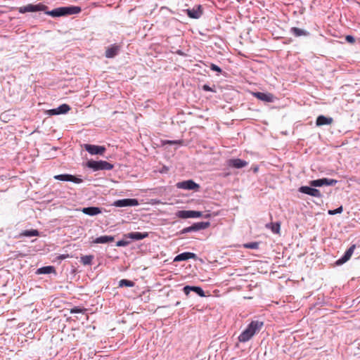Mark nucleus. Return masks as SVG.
<instances>
[{
  "label": "nucleus",
  "mask_w": 360,
  "mask_h": 360,
  "mask_svg": "<svg viewBox=\"0 0 360 360\" xmlns=\"http://www.w3.org/2000/svg\"><path fill=\"white\" fill-rule=\"evenodd\" d=\"M47 8L48 7L41 3L37 4H30L20 7L18 11L20 13L44 11L45 14L53 18L64 16L63 7H58L51 11H47Z\"/></svg>",
  "instance_id": "obj_1"
},
{
  "label": "nucleus",
  "mask_w": 360,
  "mask_h": 360,
  "mask_svg": "<svg viewBox=\"0 0 360 360\" xmlns=\"http://www.w3.org/2000/svg\"><path fill=\"white\" fill-rule=\"evenodd\" d=\"M264 326L260 321H252L247 328L239 335L238 340L240 342L245 343L249 341L256 333H259Z\"/></svg>",
  "instance_id": "obj_2"
},
{
  "label": "nucleus",
  "mask_w": 360,
  "mask_h": 360,
  "mask_svg": "<svg viewBox=\"0 0 360 360\" xmlns=\"http://www.w3.org/2000/svg\"><path fill=\"white\" fill-rule=\"evenodd\" d=\"M86 167L94 172L100 170L109 171L113 169L114 166L112 164L105 161V160H90L86 162Z\"/></svg>",
  "instance_id": "obj_3"
},
{
  "label": "nucleus",
  "mask_w": 360,
  "mask_h": 360,
  "mask_svg": "<svg viewBox=\"0 0 360 360\" xmlns=\"http://www.w3.org/2000/svg\"><path fill=\"white\" fill-rule=\"evenodd\" d=\"M338 183V181L333 179L321 178L318 179L311 180L309 182V184L313 187H321L323 186H335Z\"/></svg>",
  "instance_id": "obj_4"
},
{
  "label": "nucleus",
  "mask_w": 360,
  "mask_h": 360,
  "mask_svg": "<svg viewBox=\"0 0 360 360\" xmlns=\"http://www.w3.org/2000/svg\"><path fill=\"white\" fill-rule=\"evenodd\" d=\"M317 187H313L309 186H302L298 189V191L301 193L307 194L312 197L321 198L323 197L321 191L316 188Z\"/></svg>",
  "instance_id": "obj_5"
},
{
  "label": "nucleus",
  "mask_w": 360,
  "mask_h": 360,
  "mask_svg": "<svg viewBox=\"0 0 360 360\" xmlns=\"http://www.w3.org/2000/svg\"><path fill=\"white\" fill-rule=\"evenodd\" d=\"M176 186L177 188L187 191L198 190L200 188L199 184L191 179L178 182Z\"/></svg>",
  "instance_id": "obj_6"
},
{
  "label": "nucleus",
  "mask_w": 360,
  "mask_h": 360,
  "mask_svg": "<svg viewBox=\"0 0 360 360\" xmlns=\"http://www.w3.org/2000/svg\"><path fill=\"white\" fill-rule=\"evenodd\" d=\"M113 205L117 207H134L139 205V201L136 198H124L115 201Z\"/></svg>",
  "instance_id": "obj_7"
},
{
  "label": "nucleus",
  "mask_w": 360,
  "mask_h": 360,
  "mask_svg": "<svg viewBox=\"0 0 360 360\" xmlns=\"http://www.w3.org/2000/svg\"><path fill=\"white\" fill-rule=\"evenodd\" d=\"M54 179L63 181H70L75 184H81L82 179L69 174H62L54 176Z\"/></svg>",
  "instance_id": "obj_8"
},
{
  "label": "nucleus",
  "mask_w": 360,
  "mask_h": 360,
  "mask_svg": "<svg viewBox=\"0 0 360 360\" xmlns=\"http://www.w3.org/2000/svg\"><path fill=\"white\" fill-rule=\"evenodd\" d=\"M185 12L190 18L193 19L200 18L203 13L201 5H196L192 8H187L185 10Z\"/></svg>",
  "instance_id": "obj_9"
},
{
  "label": "nucleus",
  "mask_w": 360,
  "mask_h": 360,
  "mask_svg": "<svg viewBox=\"0 0 360 360\" xmlns=\"http://www.w3.org/2000/svg\"><path fill=\"white\" fill-rule=\"evenodd\" d=\"M84 148L91 155H103L106 150L105 147L103 146L84 144Z\"/></svg>",
  "instance_id": "obj_10"
},
{
  "label": "nucleus",
  "mask_w": 360,
  "mask_h": 360,
  "mask_svg": "<svg viewBox=\"0 0 360 360\" xmlns=\"http://www.w3.org/2000/svg\"><path fill=\"white\" fill-rule=\"evenodd\" d=\"M252 95L254 97L257 98V99L266 102V103H273L275 101L276 97L274 96V94L271 93H265V92H253Z\"/></svg>",
  "instance_id": "obj_11"
},
{
  "label": "nucleus",
  "mask_w": 360,
  "mask_h": 360,
  "mask_svg": "<svg viewBox=\"0 0 360 360\" xmlns=\"http://www.w3.org/2000/svg\"><path fill=\"white\" fill-rule=\"evenodd\" d=\"M356 248L355 245H351L344 253V255L335 262V264L338 266L342 265L347 262L352 257L354 249Z\"/></svg>",
  "instance_id": "obj_12"
},
{
  "label": "nucleus",
  "mask_w": 360,
  "mask_h": 360,
  "mask_svg": "<svg viewBox=\"0 0 360 360\" xmlns=\"http://www.w3.org/2000/svg\"><path fill=\"white\" fill-rule=\"evenodd\" d=\"M227 165L229 167L241 169L248 165V162L240 158H231L227 160Z\"/></svg>",
  "instance_id": "obj_13"
},
{
  "label": "nucleus",
  "mask_w": 360,
  "mask_h": 360,
  "mask_svg": "<svg viewBox=\"0 0 360 360\" xmlns=\"http://www.w3.org/2000/svg\"><path fill=\"white\" fill-rule=\"evenodd\" d=\"M191 291L195 292L201 297L205 296L204 290L200 286L186 285L183 288V292L186 295H188Z\"/></svg>",
  "instance_id": "obj_14"
},
{
  "label": "nucleus",
  "mask_w": 360,
  "mask_h": 360,
  "mask_svg": "<svg viewBox=\"0 0 360 360\" xmlns=\"http://www.w3.org/2000/svg\"><path fill=\"white\" fill-rule=\"evenodd\" d=\"M70 110V107L68 104H62L58 108H53L49 110L50 115H58L67 113Z\"/></svg>",
  "instance_id": "obj_15"
},
{
  "label": "nucleus",
  "mask_w": 360,
  "mask_h": 360,
  "mask_svg": "<svg viewBox=\"0 0 360 360\" xmlns=\"http://www.w3.org/2000/svg\"><path fill=\"white\" fill-rule=\"evenodd\" d=\"M196 257H197V255L193 252H184L177 255L174 257V262L186 261L190 259H195Z\"/></svg>",
  "instance_id": "obj_16"
},
{
  "label": "nucleus",
  "mask_w": 360,
  "mask_h": 360,
  "mask_svg": "<svg viewBox=\"0 0 360 360\" xmlns=\"http://www.w3.org/2000/svg\"><path fill=\"white\" fill-rule=\"evenodd\" d=\"M148 236V232H130L124 235L127 238H130L134 240H140Z\"/></svg>",
  "instance_id": "obj_17"
},
{
  "label": "nucleus",
  "mask_w": 360,
  "mask_h": 360,
  "mask_svg": "<svg viewBox=\"0 0 360 360\" xmlns=\"http://www.w3.org/2000/svg\"><path fill=\"white\" fill-rule=\"evenodd\" d=\"M119 51H120L119 46H117L116 44L111 45L105 51V56L108 58H112L118 54Z\"/></svg>",
  "instance_id": "obj_18"
},
{
  "label": "nucleus",
  "mask_w": 360,
  "mask_h": 360,
  "mask_svg": "<svg viewBox=\"0 0 360 360\" xmlns=\"http://www.w3.org/2000/svg\"><path fill=\"white\" fill-rule=\"evenodd\" d=\"M81 7L76 6H64V16L77 14L81 12Z\"/></svg>",
  "instance_id": "obj_19"
},
{
  "label": "nucleus",
  "mask_w": 360,
  "mask_h": 360,
  "mask_svg": "<svg viewBox=\"0 0 360 360\" xmlns=\"http://www.w3.org/2000/svg\"><path fill=\"white\" fill-rule=\"evenodd\" d=\"M82 211L89 216H96L101 213V209L98 207H84Z\"/></svg>",
  "instance_id": "obj_20"
},
{
  "label": "nucleus",
  "mask_w": 360,
  "mask_h": 360,
  "mask_svg": "<svg viewBox=\"0 0 360 360\" xmlns=\"http://www.w3.org/2000/svg\"><path fill=\"white\" fill-rule=\"evenodd\" d=\"M333 120L332 117H326L324 115H319L317 117L316 120V124L317 126H323L330 124L333 122Z\"/></svg>",
  "instance_id": "obj_21"
},
{
  "label": "nucleus",
  "mask_w": 360,
  "mask_h": 360,
  "mask_svg": "<svg viewBox=\"0 0 360 360\" xmlns=\"http://www.w3.org/2000/svg\"><path fill=\"white\" fill-rule=\"evenodd\" d=\"M290 33L292 34L295 37L309 35V32H307V30L296 27H291L290 30Z\"/></svg>",
  "instance_id": "obj_22"
},
{
  "label": "nucleus",
  "mask_w": 360,
  "mask_h": 360,
  "mask_svg": "<svg viewBox=\"0 0 360 360\" xmlns=\"http://www.w3.org/2000/svg\"><path fill=\"white\" fill-rule=\"evenodd\" d=\"M115 238L112 236H101L99 237L96 238L92 243H108L110 242H112L114 240Z\"/></svg>",
  "instance_id": "obj_23"
},
{
  "label": "nucleus",
  "mask_w": 360,
  "mask_h": 360,
  "mask_svg": "<svg viewBox=\"0 0 360 360\" xmlns=\"http://www.w3.org/2000/svg\"><path fill=\"white\" fill-rule=\"evenodd\" d=\"M51 273H56L55 267L53 266H42L37 270V274H49Z\"/></svg>",
  "instance_id": "obj_24"
},
{
  "label": "nucleus",
  "mask_w": 360,
  "mask_h": 360,
  "mask_svg": "<svg viewBox=\"0 0 360 360\" xmlns=\"http://www.w3.org/2000/svg\"><path fill=\"white\" fill-rule=\"evenodd\" d=\"M266 227L270 229L274 233H278L281 229L280 222L269 223L266 225Z\"/></svg>",
  "instance_id": "obj_25"
},
{
  "label": "nucleus",
  "mask_w": 360,
  "mask_h": 360,
  "mask_svg": "<svg viewBox=\"0 0 360 360\" xmlns=\"http://www.w3.org/2000/svg\"><path fill=\"white\" fill-rule=\"evenodd\" d=\"M39 235V232L37 229L25 230L21 233V236L25 237L38 236Z\"/></svg>",
  "instance_id": "obj_26"
},
{
  "label": "nucleus",
  "mask_w": 360,
  "mask_h": 360,
  "mask_svg": "<svg viewBox=\"0 0 360 360\" xmlns=\"http://www.w3.org/2000/svg\"><path fill=\"white\" fill-rule=\"evenodd\" d=\"M94 259V256L91 255H84L80 257V262L84 265H91L92 263V260Z\"/></svg>",
  "instance_id": "obj_27"
},
{
  "label": "nucleus",
  "mask_w": 360,
  "mask_h": 360,
  "mask_svg": "<svg viewBox=\"0 0 360 360\" xmlns=\"http://www.w3.org/2000/svg\"><path fill=\"white\" fill-rule=\"evenodd\" d=\"M119 287H134L135 285V283L132 281L127 280V279H122L119 281Z\"/></svg>",
  "instance_id": "obj_28"
},
{
  "label": "nucleus",
  "mask_w": 360,
  "mask_h": 360,
  "mask_svg": "<svg viewBox=\"0 0 360 360\" xmlns=\"http://www.w3.org/2000/svg\"><path fill=\"white\" fill-rule=\"evenodd\" d=\"M175 214L177 217L181 219L191 218L190 210H179Z\"/></svg>",
  "instance_id": "obj_29"
},
{
  "label": "nucleus",
  "mask_w": 360,
  "mask_h": 360,
  "mask_svg": "<svg viewBox=\"0 0 360 360\" xmlns=\"http://www.w3.org/2000/svg\"><path fill=\"white\" fill-rule=\"evenodd\" d=\"M199 231L204 230L210 226V221H199L195 223Z\"/></svg>",
  "instance_id": "obj_30"
},
{
  "label": "nucleus",
  "mask_w": 360,
  "mask_h": 360,
  "mask_svg": "<svg viewBox=\"0 0 360 360\" xmlns=\"http://www.w3.org/2000/svg\"><path fill=\"white\" fill-rule=\"evenodd\" d=\"M259 246V242H251L243 244V247L247 249L257 250Z\"/></svg>",
  "instance_id": "obj_31"
},
{
  "label": "nucleus",
  "mask_w": 360,
  "mask_h": 360,
  "mask_svg": "<svg viewBox=\"0 0 360 360\" xmlns=\"http://www.w3.org/2000/svg\"><path fill=\"white\" fill-rule=\"evenodd\" d=\"M191 232H193V227L192 225L190 226L184 228L179 232L177 233V235L181 236V235H184V234L191 233Z\"/></svg>",
  "instance_id": "obj_32"
},
{
  "label": "nucleus",
  "mask_w": 360,
  "mask_h": 360,
  "mask_svg": "<svg viewBox=\"0 0 360 360\" xmlns=\"http://www.w3.org/2000/svg\"><path fill=\"white\" fill-rule=\"evenodd\" d=\"M342 211H343L342 206H340V207H338V208H336L335 210H329L328 211V214L329 215H335V214H337L342 213Z\"/></svg>",
  "instance_id": "obj_33"
},
{
  "label": "nucleus",
  "mask_w": 360,
  "mask_h": 360,
  "mask_svg": "<svg viewBox=\"0 0 360 360\" xmlns=\"http://www.w3.org/2000/svg\"><path fill=\"white\" fill-rule=\"evenodd\" d=\"M181 140H166L163 141L164 144H169V145H181L182 143Z\"/></svg>",
  "instance_id": "obj_34"
},
{
  "label": "nucleus",
  "mask_w": 360,
  "mask_h": 360,
  "mask_svg": "<svg viewBox=\"0 0 360 360\" xmlns=\"http://www.w3.org/2000/svg\"><path fill=\"white\" fill-rule=\"evenodd\" d=\"M191 218H199L202 216V212L200 211L190 210Z\"/></svg>",
  "instance_id": "obj_35"
},
{
  "label": "nucleus",
  "mask_w": 360,
  "mask_h": 360,
  "mask_svg": "<svg viewBox=\"0 0 360 360\" xmlns=\"http://www.w3.org/2000/svg\"><path fill=\"white\" fill-rule=\"evenodd\" d=\"M84 309L83 308H81L79 307H74L73 308H72L70 309V313L71 314H79V313H83L84 311Z\"/></svg>",
  "instance_id": "obj_36"
},
{
  "label": "nucleus",
  "mask_w": 360,
  "mask_h": 360,
  "mask_svg": "<svg viewBox=\"0 0 360 360\" xmlns=\"http://www.w3.org/2000/svg\"><path fill=\"white\" fill-rule=\"evenodd\" d=\"M210 68L211 70L217 72L218 73H221V72H222L221 68L219 66H218L214 63H211Z\"/></svg>",
  "instance_id": "obj_37"
},
{
  "label": "nucleus",
  "mask_w": 360,
  "mask_h": 360,
  "mask_svg": "<svg viewBox=\"0 0 360 360\" xmlns=\"http://www.w3.org/2000/svg\"><path fill=\"white\" fill-rule=\"evenodd\" d=\"M129 244V242L125 240H118L116 243V246L117 247H125Z\"/></svg>",
  "instance_id": "obj_38"
},
{
  "label": "nucleus",
  "mask_w": 360,
  "mask_h": 360,
  "mask_svg": "<svg viewBox=\"0 0 360 360\" xmlns=\"http://www.w3.org/2000/svg\"><path fill=\"white\" fill-rule=\"evenodd\" d=\"M202 89L205 91H211V92H214L215 91L214 89L212 87L210 86L207 84H204L202 86Z\"/></svg>",
  "instance_id": "obj_39"
},
{
  "label": "nucleus",
  "mask_w": 360,
  "mask_h": 360,
  "mask_svg": "<svg viewBox=\"0 0 360 360\" xmlns=\"http://www.w3.org/2000/svg\"><path fill=\"white\" fill-rule=\"evenodd\" d=\"M345 39L349 43H354L355 41V39L352 35H347Z\"/></svg>",
  "instance_id": "obj_40"
},
{
  "label": "nucleus",
  "mask_w": 360,
  "mask_h": 360,
  "mask_svg": "<svg viewBox=\"0 0 360 360\" xmlns=\"http://www.w3.org/2000/svg\"><path fill=\"white\" fill-rule=\"evenodd\" d=\"M69 257V255H60L58 257L59 259H65Z\"/></svg>",
  "instance_id": "obj_41"
},
{
  "label": "nucleus",
  "mask_w": 360,
  "mask_h": 360,
  "mask_svg": "<svg viewBox=\"0 0 360 360\" xmlns=\"http://www.w3.org/2000/svg\"><path fill=\"white\" fill-rule=\"evenodd\" d=\"M193 227V232H197V231H199V230L198 229V227L196 226L195 224L193 223L192 224Z\"/></svg>",
  "instance_id": "obj_42"
},
{
  "label": "nucleus",
  "mask_w": 360,
  "mask_h": 360,
  "mask_svg": "<svg viewBox=\"0 0 360 360\" xmlns=\"http://www.w3.org/2000/svg\"><path fill=\"white\" fill-rule=\"evenodd\" d=\"M178 55L179 56H184L185 54L184 53V52L181 51V50H178L176 51V52Z\"/></svg>",
  "instance_id": "obj_43"
},
{
  "label": "nucleus",
  "mask_w": 360,
  "mask_h": 360,
  "mask_svg": "<svg viewBox=\"0 0 360 360\" xmlns=\"http://www.w3.org/2000/svg\"><path fill=\"white\" fill-rule=\"evenodd\" d=\"M180 303H181L180 302H176V303L175 304V306H178V305H179V304H180Z\"/></svg>",
  "instance_id": "obj_44"
},
{
  "label": "nucleus",
  "mask_w": 360,
  "mask_h": 360,
  "mask_svg": "<svg viewBox=\"0 0 360 360\" xmlns=\"http://www.w3.org/2000/svg\"><path fill=\"white\" fill-rule=\"evenodd\" d=\"M257 169H258L257 167L255 168L254 172H256L257 171Z\"/></svg>",
  "instance_id": "obj_45"
},
{
  "label": "nucleus",
  "mask_w": 360,
  "mask_h": 360,
  "mask_svg": "<svg viewBox=\"0 0 360 360\" xmlns=\"http://www.w3.org/2000/svg\"><path fill=\"white\" fill-rule=\"evenodd\" d=\"M210 217V214H207V215L205 216V218H207V217Z\"/></svg>",
  "instance_id": "obj_46"
}]
</instances>
